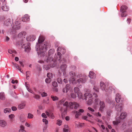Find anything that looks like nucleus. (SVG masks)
<instances>
[{
  "label": "nucleus",
  "instance_id": "1",
  "mask_svg": "<svg viewBox=\"0 0 132 132\" xmlns=\"http://www.w3.org/2000/svg\"><path fill=\"white\" fill-rule=\"evenodd\" d=\"M63 105L64 106L61 108V111L65 113L67 110V107H69L71 109H72L74 108L75 109H76L79 107V104L75 102H70L68 103V102L66 101L63 104Z\"/></svg>",
  "mask_w": 132,
  "mask_h": 132
},
{
  "label": "nucleus",
  "instance_id": "2",
  "mask_svg": "<svg viewBox=\"0 0 132 132\" xmlns=\"http://www.w3.org/2000/svg\"><path fill=\"white\" fill-rule=\"evenodd\" d=\"M70 75L73 77L75 76L77 78H80L77 80V82L79 83H84L86 82L87 79V76L85 75L82 76L81 74H75L73 72H70Z\"/></svg>",
  "mask_w": 132,
  "mask_h": 132
},
{
  "label": "nucleus",
  "instance_id": "3",
  "mask_svg": "<svg viewBox=\"0 0 132 132\" xmlns=\"http://www.w3.org/2000/svg\"><path fill=\"white\" fill-rule=\"evenodd\" d=\"M49 47V44L48 43L44 42L43 43L41 44L40 45H39L37 44L36 46V50L39 51V52L38 53L41 54H44V52H45L47 48Z\"/></svg>",
  "mask_w": 132,
  "mask_h": 132
},
{
  "label": "nucleus",
  "instance_id": "4",
  "mask_svg": "<svg viewBox=\"0 0 132 132\" xmlns=\"http://www.w3.org/2000/svg\"><path fill=\"white\" fill-rule=\"evenodd\" d=\"M49 47V44L48 43L44 42L43 43L41 44L40 45H39L37 44L36 46V50L39 51V52L38 53L41 54H44V52H45L47 48Z\"/></svg>",
  "mask_w": 132,
  "mask_h": 132
},
{
  "label": "nucleus",
  "instance_id": "5",
  "mask_svg": "<svg viewBox=\"0 0 132 132\" xmlns=\"http://www.w3.org/2000/svg\"><path fill=\"white\" fill-rule=\"evenodd\" d=\"M127 9V7L125 5H122L120 9V11L121 13V15L122 17H125L127 16V13L126 10Z\"/></svg>",
  "mask_w": 132,
  "mask_h": 132
},
{
  "label": "nucleus",
  "instance_id": "6",
  "mask_svg": "<svg viewBox=\"0 0 132 132\" xmlns=\"http://www.w3.org/2000/svg\"><path fill=\"white\" fill-rule=\"evenodd\" d=\"M30 44L29 42L23 44L22 46V48H25V51L26 52H28L30 50Z\"/></svg>",
  "mask_w": 132,
  "mask_h": 132
},
{
  "label": "nucleus",
  "instance_id": "7",
  "mask_svg": "<svg viewBox=\"0 0 132 132\" xmlns=\"http://www.w3.org/2000/svg\"><path fill=\"white\" fill-rule=\"evenodd\" d=\"M67 65L66 64H62L60 67V68L59 70V72L60 73H61V71L63 73V74H64L65 73V71L66 70Z\"/></svg>",
  "mask_w": 132,
  "mask_h": 132
},
{
  "label": "nucleus",
  "instance_id": "8",
  "mask_svg": "<svg viewBox=\"0 0 132 132\" xmlns=\"http://www.w3.org/2000/svg\"><path fill=\"white\" fill-rule=\"evenodd\" d=\"M20 21H17L16 22L15 24H14V25L13 27V29L16 30H19L20 28Z\"/></svg>",
  "mask_w": 132,
  "mask_h": 132
},
{
  "label": "nucleus",
  "instance_id": "9",
  "mask_svg": "<svg viewBox=\"0 0 132 132\" xmlns=\"http://www.w3.org/2000/svg\"><path fill=\"white\" fill-rule=\"evenodd\" d=\"M84 111L83 109H80L79 110V112H78L76 111L75 110L73 111V113H74L75 114V117L77 118L81 114L80 113H83L84 112Z\"/></svg>",
  "mask_w": 132,
  "mask_h": 132
},
{
  "label": "nucleus",
  "instance_id": "10",
  "mask_svg": "<svg viewBox=\"0 0 132 132\" xmlns=\"http://www.w3.org/2000/svg\"><path fill=\"white\" fill-rule=\"evenodd\" d=\"M116 102L118 103L120 101L122 102L123 100V99L121 98L119 94L118 93L116 94Z\"/></svg>",
  "mask_w": 132,
  "mask_h": 132
},
{
  "label": "nucleus",
  "instance_id": "11",
  "mask_svg": "<svg viewBox=\"0 0 132 132\" xmlns=\"http://www.w3.org/2000/svg\"><path fill=\"white\" fill-rule=\"evenodd\" d=\"M100 86L101 89L103 91L105 92L108 91V89L104 83L103 82H101L100 83Z\"/></svg>",
  "mask_w": 132,
  "mask_h": 132
},
{
  "label": "nucleus",
  "instance_id": "12",
  "mask_svg": "<svg viewBox=\"0 0 132 132\" xmlns=\"http://www.w3.org/2000/svg\"><path fill=\"white\" fill-rule=\"evenodd\" d=\"M100 111L102 112L103 111V109L105 106L104 102L103 101L100 102Z\"/></svg>",
  "mask_w": 132,
  "mask_h": 132
},
{
  "label": "nucleus",
  "instance_id": "13",
  "mask_svg": "<svg viewBox=\"0 0 132 132\" xmlns=\"http://www.w3.org/2000/svg\"><path fill=\"white\" fill-rule=\"evenodd\" d=\"M21 20L23 22H27L29 20V17L28 15L26 14L21 18Z\"/></svg>",
  "mask_w": 132,
  "mask_h": 132
},
{
  "label": "nucleus",
  "instance_id": "14",
  "mask_svg": "<svg viewBox=\"0 0 132 132\" xmlns=\"http://www.w3.org/2000/svg\"><path fill=\"white\" fill-rule=\"evenodd\" d=\"M12 19H8L4 22V24L6 26L9 25L13 23Z\"/></svg>",
  "mask_w": 132,
  "mask_h": 132
},
{
  "label": "nucleus",
  "instance_id": "15",
  "mask_svg": "<svg viewBox=\"0 0 132 132\" xmlns=\"http://www.w3.org/2000/svg\"><path fill=\"white\" fill-rule=\"evenodd\" d=\"M36 38L35 36L34 35H31L27 38V40L28 41H31L34 40Z\"/></svg>",
  "mask_w": 132,
  "mask_h": 132
},
{
  "label": "nucleus",
  "instance_id": "16",
  "mask_svg": "<svg viewBox=\"0 0 132 132\" xmlns=\"http://www.w3.org/2000/svg\"><path fill=\"white\" fill-rule=\"evenodd\" d=\"M84 96L85 97L84 98V99H85L86 100L87 99H89L91 98V97L92 96V95L90 94L87 93H85L84 94Z\"/></svg>",
  "mask_w": 132,
  "mask_h": 132
},
{
  "label": "nucleus",
  "instance_id": "17",
  "mask_svg": "<svg viewBox=\"0 0 132 132\" xmlns=\"http://www.w3.org/2000/svg\"><path fill=\"white\" fill-rule=\"evenodd\" d=\"M116 109L118 112H120L122 110V104H119L116 106Z\"/></svg>",
  "mask_w": 132,
  "mask_h": 132
},
{
  "label": "nucleus",
  "instance_id": "18",
  "mask_svg": "<svg viewBox=\"0 0 132 132\" xmlns=\"http://www.w3.org/2000/svg\"><path fill=\"white\" fill-rule=\"evenodd\" d=\"M57 51L59 52H61L62 54H64L66 52L65 49L63 48H61L60 47H59L57 50Z\"/></svg>",
  "mask_w": 132,
  "mask_h": 132
},
{
  "label": "nucleus",
  "instance_id": "19",
  "mask_svg": "<svg viewBox=\"0 0 132 132\" xmlns=\"http://www.w3.org/2000/svg\"><path fill=\"white\" fill-rule=\"evenodd\" d=\"M26 105V104L24 102H22L19 104L18 106V108L19 110L23 109Z\"/></svg>",
  "mask_w": 132,
  "mask_h": 132
},
{
  "label": "nucleus",
  "instance_id": "20",
  "mask_svg": "<svg viewBox=\"0 0 132 132\" xmlns=\"http://www.w3.org/2000/svg\"><path fill=\"white\" fill-rule=\"evenodd\" d=\"M7 123L5 121L2 120H0V126L2 127H4L6 126Z\"/></svg>",
  "mask_w": 132,
  "mask_h": 132
},
{
  "label": "nucleus",
  "instance_id": "21",
  "mask_svg": "<svg viewBox=\"0 0 132 132\" xmlns=\"http://www.w3.org/2000/svg\"><path fill=\"white\" fill-rule=\"evenodd\" d=\"M57 54H55L54 57L56 60H60L61 57V53L58 51H57Z\"/></svg>",
  "mask_w": 132,
  "mask_h": 132
},
{
  "label": "nucleus",
  "instance_id": "22",
  "mask_svg": "<svg viewBox=\"0 0 132 132\" xmlns=\"http://www.w3.org/2000/svg\"><path fill=\"white\" fill-rule=\"evenodd\" d=\"M89 76L90 78H95L96 77V75L92 71H90L89 72Z\"/></svg>",
  "mask_w": 132,
  "mask_h": 132
},
{
  "label": "nucleus",
  "instance_id": "23",
  "mask_svg": "<svg viewBox=\"0 0 132 132\" xmlns=\"http://www.w3.org/2000/svg\"><path fill=\"white\" fill-rule=\"evenodd\" d=\"M108 91H109V92H112L113 93H114L116 92V89L114 87L110 86L109 87L108 89Z\"/></svg>",
  "mask_w": 132,
  "mask_h": 132
},
{
  "label": "nucleus",
  "instance_id": "24",
  "mask_svg": "<svg viewBox=\"0 0 132 132\" xmlns=\"http://www.w3.org/2000/svg\"><path fill=\"white\" fill-rule=\"evenodd\" d=\"M44 37L42 36H40L39 37L38 41L39 43H40L43 42L44 40Z\"/></svg>",
  "mask_w": 132,
  "mask_h": 132
},
{
  "label": "nucleus",
  "instance_id": "25",
  "mask_svg": "<svg viewBox=\"0 0 132 132\" xmlns=\"http://www.w3.org/2000/svg\"><path fill=\"white\" fill-rule=\"evenodd\" d=\"M12 64L14 67H15L16 68L18 69L21 72H22L21 70L20 67V66L18 65L17 64L14 63L13 62L12 63Z\"/></svg>",
  "mask_w": 132,
  "mask_h": 132
},
{
  "label": "nucleus",
  "instance_id": "26",
  "mask_svg": "<svg viewBox=\"0 0 132 132\" xmlns=\"http://www.w3.org/2000/svg\"><path fill=\"white\" fill-rule=\"evenodd\" d=\"M46 113L47 115L50 118L53 119L54 118V116L53 114V113L51 112L49 113L47 111L46 112Z\"/></svg>",
  "mask_w": 132,
  "mask_h": 132
},
{
  "label": "nucleus",
  "instance_id": "27",
  "mask_svg": "<svg viewBox=\"0 0 132 132\" xmlns=\"http://www.w3.org/2000/svg\"><path fill=\"white\" fill-rule=\"evenodd\" d=\"M5 99V96L4 93L3 92L0 93V99L2 100H4Z\"/></svg>",
  "mask_w": 132,
  "mask_h": 132
},
{
  "label": "nucleus",
  "instance_id": "28",
  "mask_svg": "<svg viewBox=\"0 0 132 132\" xmlns=\"http://www.w3.org/2000/svg\"><path fill=\"white\" fill-rule=\"evenodd\" d=\"M26 35V33L25 32H20L18 35V36L20 37H24Z\"/></svg>",
  "mask_w": 132,
  "mask_h": 132
},
{
  "label": "nucleus",
  "instance_id": "29",
  "mask_svg": "<svg viewBox=\"0 0 132 132\" xmlns=\"http://www.w3.org/2000/svg\"><path fill=\"white\" fill-rule=\"evenodd\" d=\"M2 9L4 11H7L9 10V7L7 5H5L2 6Z\"/></svg>",
  "mask_w": 132,
  "mask_h": 132
},
{
  "label": "nucleus",
  "instance_id": "30",
  "mask_svg": "<svg viewBox=\"0 0 132 132\" xmlns=\"http://www.w3.org/2000/svg\"><path fill=\"white\" fill-rule=\"evenodd\" d=\"M126 114L125 113H122L120 115V118L122 119H124L126 117Z\"/></svg>",
  "mask_w": 132,
  "mask_h": 132
},
{
  "label": "nucleus",
  "instance_id": "31",
  "mask_svg": "<svg viewBox=\"0 0 132 132\" xmlns=\"http://www.w3.org/2000/svg\"><path fill=\"white\" fill-rule=\"evenodd\" d=\"M20 129L19 130V132H26V131L24 130V127L23 126H20Z\"/></svg>",
  "mask_w": 132,
  "mask_h": 132
},
{
  "label": "nucleus",
  "instance_id": "32",
  "mask_svg": "<svg viewBox=\"0 0 132 132\" xmlns=\"http://www.w3.org/2000/svg\"><path fill=\"white\" fill-rule=\"evenodd\" d=\"M51 98L52 99L53 101H55L56 100H58L59 99L56 96H54L52 95L51 96Z\"/></svg>",
  "mask_w": 132,
  "mask_h": 132
},
{
  "label": "nucleus",
  "instance_id": "33",
  "mask_svg": "<svg viewBox=\"0 0 132 132\" xmlns=\"http://www.w3.org/2000/svg\"><path fill=\"white\" fill-rule=\"evenodd\" d=\"M11 111V110L10 108H6L4 109V112L5 113H6L7 112H10Z\"/></svg>",
  "mask_w": 132,
  "mask_h": 132
},
{
  "label": "nucleus",
  "instance_id": "34",
  "mask_svg": "<svg viewBox=\"0 0 132 132\" xmlns=\"http://www.w3.org/2000/svg\"><path fill=\"white\" fill-rule=\"evenodd\" d=\"M94 101L95 104L96 105L98 104L99 103H100V102H101L100 101V100L98 98L95 99Z\"/></svg>",
  "mask_w": 132,
  "mask_h": 132
},
{
  "label": "nucleus",
  "instance_id": "35",
  "mask_svg": "<svg viewBox=\"0 0 132 132\" xmlns=\"http://www.w3.org/2000/svg\"><path fill=\"white\" fill-rule=\"evenodd\" d=\"M78 96H79V97H80V98H81L82 99L84 100V98L82 96V94L81 93V92L80 91L78 93H77Z\"/></svg>",
  "mask_w": 132,
  "mask_h": 132
},
{
  "label": "nucleus",
  "instance_id": "36",
  "mask_svg": "<svg viewBox=\"0 0 132 132\" xmlns=\"http://www.w3.org/2000/svg\"><path fill=\"white\" fill-rule=\"evenodd\" d=\"M47 76L48 78H51L53 77V74L51 73H48L47 74Z\"/></svg>",
  "mask_w": 132,
  "mask_h": 132
},
{
  "label": "nucleus",
  "instance_id": "37",
  "mask_svg": "<svg viewBox=\"0 0 132 132\" xmlns=\"http://www.w3.org/2000/svg\"><path fill=\"white\" fill-rule=\"evenodd\" d=\"M34 97L36 99H39L40 98V96L38 95L34 94Z\"/></svg>",
  "mask_w": 132,
  "mask_h": 132
},
{
  "label": "nucleus",
  "instance_id": "38",
  "mask_svg": "<svg viewBox=\"0 0 132 132\" xmlns=\"http://www.w3.org/2000/svg\"><path fill=\"white\" fill-rule=\"evenodd\" d=\"M33 117L34 116L32 114L30 113H28V116L27 117V118H28L29 119H32L33 118Z\"/></svg>",
  "mask_w": 132,
  "mask_h": 132
},
{
  "label": "nucleus",
  "instance_id": "39",
  "mask_svg": "<svg viewBox=\"0 0 132 132\" xmlns=\"http://www.w3.org/2000/svg\"><path fill=\"white\" fill-rule=\"evenodd\" d=\"M74 91L75 93L77 94L80 91L79 88L77 87L75 88L74 89Z\"/></svg>",
  "mask_w": 132,
  "mask_h": 132
},
{
  "label": "nucleus",
  "instance_id": "40",
  "mask_svg": "<svg viewBox=\"0 0 132 132\" xmlns=\"http://www.w3.org/2000/svg\"><path fill=\"white\" fill-rule=\"evenodd\" d=\"M71 96L73 98H76L77 97V94L74 93H72L71 94Z\"/></svg>",
  "mask_w": 132,
  "mask_h": 132
},
{
  "label": "nucleus",
  "instance_id": "41",
  "mask_svg": "<svg viewBox=\"0 0 132 132\" xmlns=\"http://www.w3.org/2000/svg\"><path fill=\"white\" fill-rule=\"evenodd\" d=\"M53 60V58L50 57V56H49L47 58L46 61L47 62H51V61H52Z\"/></svg>",
  "mask_w": 132,
  "mask_h": 132
},
{
  "label": "nucleus",
  "instance_id": "42",
  "mask_svg": "<svg viewBox=\"0 0 132 132\" xmlns=\"http://www.w3.org/2000/svg\"><path fill=\"white\" fill-rule=\"evenodd\" d=\"M75 79L74 78V77H72L71 78H70V82L74 84L75 83Z\"/></svg>",
  "mask_w": 132,
  "mask_h": 132
},
{
  "label": "nucleus",
  "instance_id": "43",
  "mask_svg": "<svg viewBox=\"0 0 132 132\" xmlns=\"http://www.w3.org/2000/svg\"><path fill=\"white\" fill-rule=\"evenodd\" d=\"M92 98L89 99L88 100L87 102V104L88 105H91L92 103Z\"/></svg>",
  "mask_w": 132,
  "mask_h": 132
},
{
  "label": "nucleus",
  "instance_id": "44",
  "mask_svg": "<svg viewBox=\"0 0 132 132\" xmlns=\"http://www.w3.org/2000/svg\"><path fill=\"white\" fill-rule=\"evenodd\" d=\"M51 81V78H47L45 80V82L47 83H49Z\"/></svg>",
  "mask_w": 132,
  "mask_h": 132
},
{
  "label": "nucleus",
  "instance_id": "45",
  "mask_svg": "<svg viewBox=\"0 0 132 132\" xmlns=\"http://www.w3.org/2000/svg\"><path fill=\"white\" fill-rule=\"evenodd\" d=\"M62 121L60 120H57V124L59 126H60L61 125Z\"/></svg>",
  "mask_w": 132,
  "mask_h": 132
},
{
  "label": "nucleus",
  "instance_id": "46",
  "mask_svg": "<svg viewBox=\"0 0 132 132\" xmlns=\"http://www.w3.org/2000/svg\"><path fill=\"white\" fill-rule=\"evenodd\" d=\"M54 52L53 49H50L48 51L49 55H51V54H53Z\"/></svg>",
  "mask_w": 132,
  "mask_h": 132
},
{
  "label": "nucleus",
  "instance_id": "47",
  "mask_svg": "<svg viewBox=\"0 0 132 132\" xmlns=\"http://www.w3.org/2000/svg\"><path fill=\"white\" fill-rule=\"evenodd\" d=\"M52 85L53 86L55 87H57L58 86V85L57 83L55 81L53 82L52 83Z\"/></svg>",
  "mask_w": 132,
  "mask_h": 132
},
{
  "label": "nucleus",
  "instance_id": "48",
  "mask_svg": "<svg viewBox=\"0 0 132 132\" xmlns=\"http://www.w3.org/2000/svg\"><path fill=\"white\" fill-rule=\"evenodd\" d=\"M57 82L60 84H61L62 82V80L60 78H58L57 79Z\"/></svg>",
  "mask_w": 132,
  "mask_h": 132
},
{
  "label": "nucleus",
  "instance_id": "49",
  "mask_svg": "<svg viewBox=\"0 0 132 132\" xmlns=\"http://www.w3.org/2000/svg\"><path fill=\"white\" fill-rule=\"evenodd\" d=\"M70 87V85L69 84H67L65 86V88L68 90V91Z\"/></svg>",
  "mask_w": 132,
  "mask_h": 132
},
{
  "label": "nucleus",
  "instance_id": "50",
  "mask_svg": "<svg viewBox=\"0 0 132 132\" xmlns=\"http://www.w3.org/2000/svg\"><path fill=\"white\" fill-rule=\"evenodd\" d=\"M9 53L10 54H12L14 53H16V51H13L11 50H8Z\"/></svg>",
  "mask_w": 132,
  "mask_h": 132
},
{
  "label": "nucleus",
  "instance_id": "51",
  "mask_svg": "<svg viewBox=\"0 0 132 132\" xmlns=\"http://www.w3.org/2000/svg\"><path fill=\"white\" fill-rule=\"evenodd\" d=\"M30 74V72L29 71H27L26 72V79H28L27 77H29Z\"/></svg>",
  "mask_w": 132,
  "mask_h": 132
},
{
  "label": "nucleus",
  "instance_id": "52",
  "mask_svg": "<svg viewBox=\"0 0 132 132\" xmlns=\"http://www.w3.org/2000/svg\"><path fill=\"white\" fill-rule=\"evenodd\" d=\"M120 122V121H119V120H117V121H113V124L114 125H116L118 124Z\"/></svg>",
  "mask_w": 132,
  "mask_h": 132
},
{
  "label": "nucleus",
  "instance_id": "53",
  "mask_svg": "<svg viewBox=\"0 0 132 132\" xmlns=\"http://www.w3.org/2000/svg\"><path fill=\"white\" fill-rule=\"evenodd\" d=\"M44 69L46 70H48L50 69V67L48 65H45L44 67Z\"/></svg>",
  "mask_w": 132,
  "mask_h": 132
},
{
  "label": "nucleus",
  "instance_id": "54",
  "mask_svg": "<svg viewBox=\"0 0 132 132\" xmlns=\"http://www.w3.org/2000/svg\"><path fill=\"white\" fill-rule=\"evenodd\" d=\"M41 95L42 97H44L47 96V93L45 92H43L42 93Z\"/></svg>",
  "mask_w": 132,
  "mask_h": 132
},
{
  "label": "nucleus",
  "instance_id": "55",
  "mask_svg": "<svg viewBox=\"0 0 132 132\" xmlns=\"http://www.w3.org/2000/svg\"><path fill=\"white\" fill-rule=\"evenodd\" d=\"M94 89V90L97 92H99V89L97 87H94L93 88Z\"/></svg>",
  "mask_w": 132,
  "mask_h": 132
},
{
  "label": "nucleus",
  "instance_id": "56",
  "mask_svg": "<svg viewBox=\"0 0 132 132\" xmlns=\"http://www.w3.org/2000/svg\"><path fill=\"white\" fill-rule=\"evenodd\" d=\"M15 116L13 114H11V115H9V118L11 119L13 118Z\"/></svg>",
  "mask_w": 132,
  "mask_h": 132
},
{
  "label": "nucleus",
  "instance_id": "57",
  "mask_svg": "<svg viewBox=\"0 0 132 132\" xmlns=\"http://www.w3.org/2000/svg\"><path fill=\"white\" fill-rule=\"evenodd\" d=\"M43 122L45 123V124H47L48 123V121L47 120L45 119H43Z\"/></svg>",
  "mask_w": 132,
  "mask_h": 132
},
{
  "label": "nucleus",
  "instance_id": "58",
  "mask_svg": "<svg viewBox=\"0 0 132 132\" xmlns=\"http://www.w3.org/2000/svg\"><path fill=\"white\" fill-rule=\"evenodd\" d=\"M13 96L15 98L17 99L18 98V96H17L16 94L15 93V92L14 93V94H13Z\"/></svg>",
  "mask_w": 132,
  "mask_h": 132
},
{
  "label": "nucleus",
  "instance_id": "59",
  "mask_svg": "<svg viewBox=\"0 0 132 132\" xmlns=\"http://www.w3.org/2000/svg\"><path fill=\"white\" fill-rule=\"evenodd\" d=\"M12 109L13 111H15L16 110L17 108L16 107L13 106L12 107Z\"/></svg>",
  "mask_w": 132,
  "mask_h": 132
},
{
  "label": "nucleus",
  "instance_id": "60",
  "mask_svg": "<svg viewBox=\"0 0 132 132\" xmlns=\"http://www.w3.org/2000/svg\"><path fill=\"white\" fill-rule=\"evenodd\" d=\"M11 82L13 84H14L15 83H18V81L16 80H12L11 81Z\"/></svg>",
  "mask_w": 132,
  "mask_h": 132
},
{
  "label": "nucleus",
  "instance_id": "61",
  "mask_svg": "<svg viewBox=\"0 0 132 132\" xmlns=\"http://www.w3.org/2000/svg\"><path fill=\"white\" fill-rule=\"evenodd\" d=\"M82 118L84 120H85L87 121H89V120L87 119L88 117L87 116H84L82 117Z\"/></svg>",
  "mask_w": 132,
  "mask_h": 132
},
{
  "label": "nucleus",
  "instance_id": "62",
  "mask_svg": "<svg viewBox=\"0 0 132 132\" xmlns=\"http://www.w3.org/2000/svg\"><path fill=\"white\" fill-rule=\"evenodd\" d=\"M88 110L92 112H93L94 111V110L90 107H88Z\"/></svg>",
  "mask_w": 132,
  "mask_h": 132
},
{
  "label": "nucleus",
  "instance_id": "63",
  "mask_svg": "<svg viewBox=\"0 0 132 132\" xmlns=\"http://www.w3.org/2000/svg\"><path fill=\"white\" fill-rule=\"evenodd\" d=\"M42 116L44 118H47V116L45 113H42Z\"/></svg>",
  "mask_w": 132,
  "mask_h": 132
},
{
  "label": "nucleus",
  "instance_id": "64",
  "mask_svg": "<svg viewBox=\"0 0 132 132\" xmlns=\"http://www.w3.org/2000/svg\"><path fill=\"white\" fill-rule=\"evenodd\" d=\"M69 131L68 128H64L63 131L64 132H68Z\"/></svg>",
  "mask_w": 132,
  "mask_h": 132
}]
</instances>
